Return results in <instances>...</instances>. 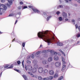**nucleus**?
Returning <instances> with one entry per match:
<instances>
[{
	"label": "nucleus",
	"instance_id": "54",
	"mask_svg": "<svg viewBox=\"0 0 80 80\" xmlns=\"http://www.w3.org/2000/svg\"><path fill=\"white\" fill-rule=\"evenodd\" d=\"M72 22H75V20L74 19H72L71 20Z\"/></svg>",
	"mask_w": 80,
	"mask_h": 80
},
{
	"label": "nucleus",
	"instance_id": "48",
	"mask_svg": "<svg viewBox=\"0 0 80 80\" xmlns=\"http://www.w3.org/2000/svg\"><path fill=\"white\" fill-rule=\"evenodd\" d=\"M75 27H76V28H78V25L77 24H76L75 25Z\"/></svg>",
	"mask_w": 80,
	"mask_h": 80
},
{
	"label": "nucleus",
	"instance_id": "18",
	"mask_svg": "<svg viewBox=\"0 0 80 80\" xmlns=\"http://www.w3.org/2000/svg\"><path fill=\"white\" fill-rule=\"evenodd\" d=\"M44 73H48V70L47 69H45L44 70Z\"/></svg>",
	"mask_w": 80,
	"mask_h": 80
},
{
	"label": "nucleus",
	"instance_id": "13",
	"mask_svg": "<svg viewBox=\"0 0 80 80\" xmlns=\"http://www.w3.org/2000/svg\"><path fill=\"white\" fill-rule=\"evenodd\" d=\"M22 77L24 78L25 80H28V78H27V77L25 75H23Z\"/></svg>",
	"mask_w": 80,
	"mask_h": 80
},
{
	"label": "nucleus",
	"instance_id": "63",
	"mask_svg": "<svg viewBox=\"0 0 80 80\" xmlns=\"http://www.w3.org/2000/svg\"><path fill=\"white\" fill-rule=\"evenodd\" d=\"M78 20H79V21H80V18H79L78 19Z\"/></svg>",
	"mask_w": 80,
	"mask_h": 80
},
{
	"label": "nucleus",
	"instance_id": "2",
	"mask_svg": "<svg viewBox=\"0 0 80 80\" xmlns=\"http://www.w3.org/2000/svg\"><path fill=\"white\" fill-rule=\"evenodd\" d=\"M7 7L4 5H0V15H2L3 13H4V11L7 10Z\"/></svg>",
	"mask_w": 80,
	"mask_h": 80
},
{
	"label": "nucleus",
	"instance_id": "19",
	"mask_svg": "<svg viewBox=\"0 0 80 80\" xmlns=\"http://www.w3.org/2000/svg\"><path fill=\"white\" fill-rule=\"evenodd\" d=\"M14 70H15L16 72H18V73H21V71H20L17 69H14Z\"/></svg>",
	"mask_w": 80,
	"mask_h": 80
},
{
	"label": "nucleus",
	"instance_id": "64",
	"mask_svg": "<svg viewBox=\"0 0 80 80\" xmlns=\"http://www.w3.org/2000/svg\"><path fill=\"white\" fill-rule=\"evenodd\" d=\"M69 16H70V13H68Z\"/></svg>",
	"mask_w": 80,
	"mask_h": 80
},
{
	"label": "nucleus",
	"instance_id": "23",
	"mask_svg": "<svg viewBox=\"0 0 80 80\" xmlns=\"http://www.w3.org/2000/svg\"><path fill=\"white\" fill-rule=\"evenodd\" d=\"M52 18V16H50L48 17L47 18V21H48V20H49V19H50V18Z\"/></svg>",
	"mask_w": 80,
	"mask_h": 80
},
{
	"label": "nucleus",
	"instance_id": "7",
	"mask_svg": "<svg viewBox=\"0 0 80 80\" xmlns=\"http://www.w3.org/2000/svg\"><path fill=\"white\" fill-rule=\"evenodd\" d=\"M43 69L42 68H39L38 69V72L39 73H42Z\"/></svg>",
	"mask_w": 80,
	"mask_h": 80
},
{
	"label": "nucleus",
	"instance_id": "14",
	"mask_svg": "<svg viewBox=\"0 0 80 80\" xmlns=\"http://www.w3.org/2000/svg\"><path fill=\"white\" fill-rule=\"evenodd\" d=\"M57 45L58 46H62V45H63V44L62 43L58 42L57 43Z\"/></svg>",
	"mask_w": 80,
	"mask_h": 80
},
{
	"label": "nucleus",
	"instance_id": "36",
	"mask_svg": "<svg viewBox=\"0 0 80 80\" xmlns=\"http://www.w3.org/2000/svg\"><path fill=\"white\" fill-rule=\"evenodd\" d=\"M60 12L59 11H57V12L56 13V14H57V15H59V14H60Z\"/></svg>",
	"mask_w": 80,
	"mask_h": 80
},
{
	"label": "nucleus",
	"instance_id": "26",
	"mask_svg": "<svg viewBox=\"0 0 80 80\" xmlns=\"http://www.w3.org/2000/svg\"><path fill=\"white\" fill-rule=\"evenodd\" d=\"M63 8V6L62 5H60L59 6L57 7L58 9L59 8Z\"/></svg>",
	"mask_w": 80,
	"mask_h": 80
},
{
	"label": "nucleus",
	"instance_id": "56",
	"mask_svg": "<svg viewBox=\"0 0 80 80\" xmlns=\"http://www.w3.org/2000/svg\"><path fill=\"white\" fill-rule=\"evenodd\" d=\"M15 41V38H14V39H13L12 41V42H13V41Z\"/></svg>",
	"mask_w": 80,
	"mask_h": 80
},
{
	"label": "nucleus",
	"instance_id": "42",
	"mask_svg": "<svg viewBox=\"0 0 80 80\" xmlns=\"http://www.w3.org/2000/svg\"><path fill=\"white\" fill-rule=\"evenodd\" d=\"M47 50H44L42 52L43 53H47Z\"/></svg>",
	"mask_w": 80,
	"mask_h": 80
},
{
	"label": "nucleus",
	"instance_id": "8",
	"mask_svg": "<svg viewBox=\"0 0 80 80\" xmlns=\"http://www.w3.org/2000/svg\"><path fill=\"white\" fill-rule=\"evenodd\" d=\"M28 69L30 71H31L32 70V67L30 65H28L27 66Z\"/></svg>",
	"mask_w": 80,
	"mask_h": 80
},
{
	"label": "nucleus",
	"instance_id": "47",
	"mask_svg": "<svg viewBox=\"0 0 80 80\" xmlns=\"http://www.w3.org/2000/svg\"><path fill=\"white\" fill-rule=\"evenodd\" d=\"M77 37H80V34H78L77 35Z\"/></svg>",
	"mask_w": 80,
	"mask_h": 80
},
{
	"label": "nucleus",
	"instance_id": "46",
	"mask_svg": "<svg viewBox=\"0 0 80 80\" xmlns=\"http://www.w3.org/2000/svg\"><path fill=\"white\" fill-rule=\"evenodd\" d=\"M75 1H77L79 3H80V0H75Z\"/></svg>",
	"mask_w": 80,
	"mask_h": 80
},
{
	"label": "nucleus",
	"instance_id": "4",
	"mask_svg": "<svg viewBox=\"0 0 80 80\" xmlns=\"http://www.w3.org/2000/svg\"><path fill=\"white\" fill-rule=\"evenodd\" d=\"M28 7L29 8H32V10H33V11L34 12H35V13H36L37 12V13H40V11L37 10V9L33 8L32 6H28Z\"/></svg>",
	"mask_w": 80,
	"mask_h": 80
},
{
	"label": "nucleus",
	"instance_id": "3",
	"mask_svg": "<svg viewBox=\"0 0 80 80\" xmlns=\"http://www.w3.org/2000/svg\"><path fill=\"white\" fill-rule=\"evenodd\" d=\"M9 4L8 3H7L6 5L8 7H10V5H12L13 4L12 1H13L14 0H7ZM5 2V0H1V2Z\"/></svg>",
	"mask_w": 80,
	"mask_h": 80
},
{
	"label": "nucleus",
	"instance_id": "50",
	"mask_svg": "<svg viewBox=\"0 0 80 80\" xmlns=\"http://www.w3.org/2000/svg\"><path fill=\"white\" fill-rule=\"evenodd\" d=\"M46 68H48L49 67V65H47L46 66Z\"/></svg>",
	"mask_w": 80,
	"mask_h": 80
},
{
	"label": "nucleus",
	"instance_id": "43",
	"mask_svg": "<svg viewBox=\"0 0 80 80\" xmlns=\"http://www.w3.org/2000/svg\"><path fill=\"white\" fill-rule=\"evenodd\" d=\"M20 5H23V2H20Z\"/></svg>",
	"mask_w": 80,
	"mask_h": 80
},
{
	"label": "nucleus",
	"instance_id": "21",
	"mask_svg": "<svg viewBox=\"0 0 80 80\" xmlns=\"http://www.w3.org/2000/svg\"><path fill=\"white\" fill-rule=\"evenodd\" d=\"M58 77V74L57 73H56L54 74V78H57Z\"/></svg>",
	"mask_w": 80,
	"mask_h": 80
},
{
	"label": "nucleus",
	"instance_id": "12",
	"mask_svg": "<svg viewBox=\"0 0 80 80\" xmlns=\"http://www.w3.org/2000/svg\"><path fill=\"white\" fill-rule=\"evenodd\" d=\"M49 74H50V75H53V74H54V72H53V70H50L49 71Z\"/></svg>",
	"mask_w": 80,
	"mask_h": 80
},
{
	"label": "nucleus",
	"instance_id": "32",
	"mask_svg": "<svg viewBox=\"0 0 80 80\" xmlns=\"http://www.w3.org/2000/svg\"><path fill=\"white\" fill-rule=\"evenodd\" d=\"M17 63L18 65H20V64L21 63V62H20V61H18L17 62Z\"/></svg>",
	"mask_w": 80,
	"mask_h": 80
},
{
	"label": "nucleus",
	"instance_id": "17",
	"mask_svg": "<svg viewBox=\"0 0 80 80\" xmlns=\"http://www.w3.org/2000/svg\"><path fill=\"white\" fill-rule=\"evenodd\" d=\"M47 62L46 61H45V60H43L42 62V63L44 65H45L46 64H47Z\"/></svg>",
	"mask_w": 80,
	"mask_h": 80
},
{
	"label": "nucleus",
	"instance_id": "61",
	"mask_svg": "<svg viewBox=\"0 0 80 80\" xmlns=\"http://www.w3.org/2000/svg\"><path fill=\"white\" fill-rule=\"evenodd\" d=\"M42 47V45H41L40 46V48H41Z\"/></svg>",
	"mask_w": 80,
	"mask_h": 80
},
{
	"label": "nucleus",
	"instance_id": "51",
	"mask_svg": "<svg viewBox=\"0 0 80 80\" xmlns=\"http://www.w3.org/2000/svg\"><path fill=\"white\" fill-rule=\"evenodd\" d=\"M17 22H18V20H16L15 22L14 25H16V23H17Z\"/></svg>",
	"mask_w": 80,
	"mask_h": 80
},
{
	"label": "nucleus",
	"instance_id": "11",
	"mask_svg": "<svg viewBox=\"0 0 80 80\" xmlns=\"http://www.w3.org/2000/svg\"><path fill=\"white\" fill-rule=\"evenodd\" d=\"M65 68H66V65H62V71L63 72L65 70Z\"/></svg>",
	"mask_w": 80,
	"mask_h": 80
},
{
	"label": "nucleus",
	"instance_id": "27",
	"mask_svg": "<svg viewBox=\"0 0 80 80\" xmlns=\"http://www.w3.org/2000/svg\"><path fill=\"white\" fill-rule=\"evenodd\" d=\"M25 43H26L25 42H23L22 43V45L23 47H25Z\"/></svg>",
	"mask_w": 80,
	"mask_h": 80
},
{
	"label": "nucleus",
	"instance_id": "59",
	"mask_svg": "<svg viewBox=\"0 0 80 80\" xmlns=\"http://www.w3.org/2000/svg\"><path fill=\"white\" fill-rule=\"evenodd\" d=\"M59 51L60 52H62V50H61V49L59 50Z\"/></svg>",
	"mask_w": 80,
	"mask_h": 80
},
{
	"label": "nucleus",
	"instance_id": "20",
	"mask_svg": "<svg viewBox=\"0 0 80 80\" xmlns=\"http://www.w3.org/2000/svg\"><path fill=\"white\" fill-rule=\"evenodd\" d=\"M53 60V58L51 57H50L48 59V62H51Z\"/></svg>",
	"mask_w": 80,
	"mask_h": 80
},
{
	"label": "nucleus",
	"instance_id": "57",
	"mask_svg": "<svg viewBox=\"0 0 80 80\" xmlns=\"http://www.w3.org/2000/svg\"><path fill=\"white\" fill-rule=\"evenodd\" d=\"M2 72L0 74V76L1 77L2 76Z\"/></svg>",
	"mask_w": 80,
	"mask_h": 80
},
{
	"label": "nucleus",
	"instance_id": "16",
	"mask_svg": "<svg viewBox=\"0 0 80 80\" xmlns=\"http://www.w3.org/2000/svg\"><path fill=\"white\" fill-rule=\"evenodd\" d=\"M32 72L33 73H35L37 72V69L33 68L32 70Z\"/></svg>",
	"mask_w": 80,
	"mask_h": 80
},
{
	"label": "nucleus",
	"instance_id": "40",
	"mask_svg": "<svg viewBox=\"0 0 80 80\" xmlns=\"http://www.w3.org/2000/svg\"><path fill=\"white\" fill-rule=\"evenodd\" d=\"M61 53H62V54L64 55V57H65V53L63 52V51H62Z\"/></svg>",
	"mask_w": 80,
	"mask_h": 80
},
{
	"label": "nucleus",
	"instance_id": "45",
	"mask_svg": "<svg viewBox=\"0 0 80 80\" xmlns=\"http://www.w3.org/2000/svg\"><path fill=\"white\" fill-rule=\"evenodd\" d=\"M13 14H10L8 16L9 17H10L11 16H13Z\"/></svg>",
	"mask_w": 80,
	"mask_h": 80
},
{
	"label": "nucleus",
	"instance_id": "38",
	"mask_svg": "<svg viewBox=\"0 0 80 80\" xmlns=\"http://www.w3.org/2000/svg\"><path fill=\"white\" fill-rule=\"evenodd\" d=\"M24 63V60H23L22 62V65L23 66V67L24 66V64H23V63Z\"/></svg>",
	"mask_w": 80,
	"mask_h": 80
},
{
	"label": "nucleus",
	"instance_id": "5",
	"mask_svg": "<svg viewBox=\"0 0 80 80\" xmlns=\"http://www.w3.org/2000/svg\"><path fill=\"white\" fill-rule=\"evenodd\" d=\"M61 65V62H57L55 63V66L56 67H60Z\"/></svg>",
	"mask_w": 80,
	"mask_h": 80
},
{
	"label": "nucleus",
	"instance_id": "49",
	"mask_svg": "<svg viewBox=\"0 0 80 80\" xmlns=\"http://www.w3.org/2000/svg\"><path fill=\"white\" fill-rule=\"evenodd\" d=\"M27 8V6H24L23 7V9H25V8Z\"/></svg>",
	"mask_w": 80,
	"mask_h": 80
},
{
	"label": "nucleus",
	"instance_id": "53",
	"mask_svg": "<svg viewBox=\"0 0 80 80\" xmlns=\"http://www.w3.org/2000/svg\"><path fill=\"white\" fill-rule=\"evenodd\" d=\"M18 9H19V10H20V9H21V6L18 7Z\"/></svg>",
	"mask_w": 80,
	"mask_h": 80
},
{
	"label": "nucleus",
	"instance_id": "55",
	"mask_svg": "<svg viewBox=\"0 0 80 80\" xmlns=\"http://www.w3.org/2000/svg\"><path fill=\"white\" fill-rule=\"evenodd\" d=\"M78 28L79 31H80V26H78Z\"/></svg>",
	"mask_w": 80,
	"mask_h": 80
},
{
	"label": "nucleus",
	"instance_id": "41",
	"mask_svg": "<svg viewBox=\"0 0 80 80\" xmlns=\"http://www.w3.org/2000/svg\"><path fill=\"white\" fill-rule=\"evenodd\" d=\"M31 57L32 58H34L35 56H34V55L33 54L32 55Z\"/></svg>",
	"mask_w": 80,
	"mask_h": 80
},
{
	"label": "nucleus",
	"instance_id": "60",
	"mask_svg": "<svg viewBox=\"0 0 80 80\" xmlns=\"http://www.w3.org/2000/svg\"><path fill=\"white\" fill-rule=\"evenodd\" d=\"M65 2H68V0H65Z\"/></svg>",
	"mask_w": 80,
	"mask_h": 80
},
{
	"label": "nucleus",
	"instance_id": "37",
	"mask_svg": "<svg viewBox=\"0 0 80 80\" xmlns=\"http://www.w3.org/2000/svg\"><path fill=\"white\" fill-rule=\"evenodd\" d=\"M59 19L60 21H62V18L61 17H59Z\"/></svg>",
	"mask_w": 80,
	"mask_h": 80
},
{
	"label": "nucleus",
	"instance_id": "28",
	"mask_svg": "<svg viewBox=\"0 0 80 80\" xmlns=\"http://www.w3.org/2000/svg\"><path fill=\"white\" fill-rule=\"evenodd\" d=\"M13 67V64H12L11 66L10 67H9L8 68V69H9L10 68H12Z\"/></svg>",
	"mask_w": 80,
	"mask_h": 80
},
{
	"label": "nucleus",
	"instance_id": "44",
	"mask_svg": "<svg viewBox=\"0 0 80 80\" xmlns=\"http://www.w3.org/2000/svg\"><path fill=\"white\" fill-rule=\"evenodd\" d=\"M25 69L26 71H27V67L26 66H25Z\"/></svg>",
	"mask_w": 80,
	"mask_h": 80
},
{
	"label": "nucleus",
	"instance_id": "58",
	"mask_svg": "<svg viewBox=\"0 0 80 80\" xmlns=\"http://www.w3.org/2000/svg\"><path fill=\"white\" fill-rule=\"evenodd\" d=\"M65 20L66 21H68V18L66 19Z\"/></svg>",
	"mask_w": 80,
	"mask_h": 80
},
{
	"label": "nucleus",
	"instance_id": "34",
	"mask_svg": "<svg viewBox=\"0 0 80 80\" xmlns=\"http://www.w3.org/2000/svg\"><path fill=\"white\" fill-rule=\"evenodd\" d=\"M39 54H40V52L38 51L36 53L35 55H39Z\"/></svg>",
	"mask_w": 80,
	"mask_h": 80
},
{
	"label": "nucleus",
	"instance_id": "10",
	"mask_svg": "<svg viewBox=\"0 0 80 80\" xmlns=\"http://www.w3.org/2000/svg\"><path fill=\"white\" fill-rule=\"evenodd\" d=\"M54 60L56 61H57V60H59V58L58 56H56L54 57Z\"/></svg>",
	"mask_w": 80,
	"mask_h": 80
},
{
	"label": "nucleus",
	"instance_id": "30",
	"mask_svg": "<svg viewBox=\"0 0 80 80\" xmlns=\"http://www.w3.org/2000/svg\"><path fill=\"white\" fill-rule=\"evenodd\" d=\"M43 80H49V78H43Z\"/></svg>",
	"mask_w": 80,
	"mask_h": 80
},
{
	"label": "nucleus",
	"instance_id": "1",
	"mask_svg": "<svg viewBox=\"0 0 80 80\" xmlns=\"http://www.w3.org/2000/svg\"><path fill=\"white\" fill-rule=\"evenodd\" d=\"M46 32H39L38 34V36L39 38H40L43 39V38L44 40H46L47 43H50L52 42V39H48V36L47 35Z\"/></svg>",
	"mask_w": 80,
	"mask_h": 80
},
{
	"label": "nucleus",
	"instance_id": "39",
	"mask_svg": "<svg viewBox=\"0 0 80 80\" xmlns=\"http://www.w3.org/2000/svg\"><path fill=\"white\" fill-rule=\"evenodd\" d=\"M62 62H65V58H62Z\"/></svg>",
	"mask_w": 80,
	"mask_h": 80
},
{
	"label": "nucleus",
	"instance_id": "6",
	"mask_svg": "<svg viewBox=\"0 0 80 80\" xmlns=\"http://www.w3.org/2000/svg\"><path fill=\"white\" fill-rule=\"evenodd\" d=\"M33 64H34V68L37 69L38 68V66L37 64V63L35 61H34L33 62Z\"/></svg>",
	"mask_w": 80,
	"mask_h": 80
},
{
	"label": "nucleus",
	"instance_id": "29",
	"mask_svg": "<svg viewBox=\"0 0 80 80\" xmlns=\"http://www.w3.org/2000/svg\"><path fill=\"white\" fill-rule=\"evenodd\" d=\"M28 73L29 74H30L31 76L32 77H34V76L33 75V74H30V72H28Z\"/></svg>",
	"mask_w": 80,
	"mask_h": 80
},
{
	"label": "nucleus",
	"instance_id": "31",
	"mask_svg": "<svg viewBox=\"0 0 80 80\" xmlns=\"http://www.w3.org/2000/svg\"><path fill=\"white\" fill-rule=\"evenodd\" d=\"M67 63V62L64 61L62 62V65H66L65 64Z\"/></svg>",
	"mask_w": 80,
	"mask_h": 80
},
{
	"label": "nucleus",
	"instance_id": "15",
	"mask_svg": "<svg viewBox=\"0 0 80 80\" xmlns=\"http://www.w3.org/2000/svg\"><path fill=\"white\" fill-rule=\"evenodd\" d=\"M10 65L9 64H7L5 66H4L3 67H2V68H8V67H9Z\"/></svg>",
	"mask_w": 80,
	"mask_h": 80
},
{
	"label": "nucleus",
	"instance_id": "22",
	"mask_svg": "<svg viewBox=\"0 0 80 80\" xmlns=\"http://www.w3.org/2000/svg\"><path fill=\"white\" fill-rule=\"evenodd\" d=\"M63 76H61V77H60V78H59L58 79V80H62V79H63Z\"/></svg>",
	"mask_w": 80,
	"mask_h": 80
},
{
	"label": "nucleus",
	"instance_id": "25",
	"mask_svg": "<svg viewBox=\"0 0 80 80\" xmlns=\"http://www.w3.org/2000/svg\"><path fill=\"white\" fill-rule=\"evenodd\" d=\"M38 79L39 80H43V78H42L41 76H38Z\"/></svg>",
	"mask_w": 80,
	"mask_h": 80
},
{
	"label": "nucleus",
	"instance_id": "62",
	"mask_svg": "<svg viewBox=\"0 0 80 80\" xmlns=\"http://www.w3.org/2000/svg\"><path fill=\"white\" fill-rule=\"evenodd\" d=\"M75 6H76L77 7V4H75Z\"/></svg>",
	"mask_w": 80,
	"mask_h": 80
},
{
	"label": "nucleus",
	"instance_id": "9",
	"mask_svg": "<svg viewBox=\"0 0 80 80\" xmlns=\"http://www.w3.org/2000/svg\"><path fill=\"white\" fill-rule=\"evenodd\" d=\"M62 16L64 18H67V14L65 12H62Z\"/></svg>",
	"mask_w": 80,
	"mask_h": 80
},
{
	"label": "nucleus",
	"instance_id": "33",
	"mask_svg": "<svg viewBox=\"0 0 80 80\" xmlns=\"http://www.w3.org/2000/svg\"><path fill=\"white\" fill-rule=\"evenodd\" d=\"M49 78L50 80H52V79L53 78V76H50Z\"/></svg>",
	"mask_w": 80,
	"mask_h": 80
},
{
	"label": "nucleus",
	"instance_id": "35",
	"mask_svg": "<svg viewBox=\"0 0 80 80\" xmlns=\"http://www.w3.org/2000/svg\"><path fill=\"white\" fill-rule=\"evenodd\" d=\"M27 63H31V61H30L28 60L27 61Z\"/></svg>",
	"mask_w": 80,
	"mask_h": 80
},
{
	"label": "nucleus",
	"instance_id": "52",
	"mask_svg": "<svg viewBox=\"0 0 80 80\" xmlns=\"http://www.w3.org/2000/svg\"><path fill=\"white\" fill-rule=\"evenodd\" d=\"M54 55H57V53L56 52H54Z\"/></svg>",
	"mask_w": 80,
	"mask_h": 80
},
{
	"label": "nucleus",
	"instance_id": "24",
	"mask_svg": "<svg viewBox=\"0 0 80 80\" xmlns=\"http://www.w3.org/2000/svg\"><path fill=\"white\" fill-rule=\"evenodd\" d=\"M48 52H50V53H53V52H54V50H48Z\"/></svg>",
	"mask_w": 80,
	"mask_h": 80
}]
</instances>
